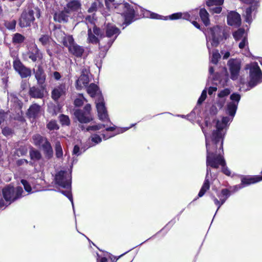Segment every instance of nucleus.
<instances>
[{
	"label": "nucleus",
	"instance_id": "nucleus-1",
	"mask_svg": "<svg viewBox=\"0 0 262 262\" xmlns=\"http://www.w3.org/2000/svg\"><path fill=\"white\" fill-rule=\"evenodd\" d=\"M230 99L231 102L228 103L226 109V113L229 117H223L221 120H214L213 122L215 125L211 133L210 130L212 129V125L210 121L206 119L204 125L200 124L205 138L207 174L204 184L199 192V197L203 196L210 188L209 174L211 173V169L209 167L217 168L221 165L224 174L228 176L231 174L230 170L225 165V161L222 155L223 142L228 126L235 115L241 95L237 93H233L230 96Z\"/></svg>",
	"mask_w": 262,
	"mask_h": 262
},
{
	"label": "nucleus",
	"instance_id": "nucleus-2",
	"mask_svg": "<svg viewBox=\"0 0 262 262\" xmlns=\"http://www.w3.org/2000/svg\"><path fill=\"white\" fill-rule=\"evenodd\" d=\"M95 103L99 119L102 121L107 122L106 124H98L90 125L86 128L87 131L90 132H97L103 129L102 131L101 135L103 136V138L104 140H106L118 134L122 133L126 131L135 125V124H133L128 127L117 129L116 126L113 125L109 120L107 112L105 106L104 99L101 95H98V98L96 100Z\"/></svg>",
	"mask_w": 262,
	"mask_h": 262
},
{
	"label": "nucleus",
	"instance_id": "nucleus-3",
	"mask_svg": "<svg viewBox=\"0 0 262 262\" xmlns=\"http://www.w3.org/2000/svg\"><path fill=\"white\" fill-rule=\"evenodd\" d=\"M205 34L207 41V47L210 54L211 48L217 46L224 35L223 28L219 26L210 28L205 31Z\"/></svg>",
	"mask_w": 262,
	"mask_h": 262
},
{
	"label": "nucleus",
	"instance_id": "nucleus-4",
	"mask_svg": "<svg viewBox=\"0 0 262 262\" xmlns=\"http://www.w3.org/2000/svg\"><path fill=\"white\" fill-rule=\"evenodd\" d=\"M116 13L121 14L123 17L126 26L130 24L134 20L136 14H138V10L136 7L135 9L133 6L127 3H120L115 6Z\"/></svg>",
	"mask_w": 262,
	"mask_h": 262
},
{
	"label": "nucleus",
	"instance_id": "nucleus-5",
	"mask_svg": "<svg viewBox=\"0 0 262 262\" xmlns=\"http://www.w3.org/2000/svg\"><path fill=\"white\" fill-rule=\"evenodd\" d=\"M249 70L250 79L248 85L252 88L262 81V73L257 62H252L246 66Z\"/></svg>",
	"mask_w": 262,
	"mask_h": 262
},
{
	"label": "nucleus",
	"instance_id": "nucleus-6",
	"mask_svg": "<svg viewBox=\"0 0 262 262\" xmlns=\"http://www.w3.org/2000/svg\"><path fill=\"white\" fill-rule=\"evenodd\" d=\"M23 192L20 187H17L15 189L13 187L8 186L3 189V194L5 201L10 204L17 199L21 196Z\"/></svg>",
	"mask_w": 262,
	"mask_h": 262
},
{
	"label": "nucleus",
	"instance_id": "nucleus-7",
	"mask_svg": "<svg viewBox=\"0 0 262 262\" xmlns=\"http://www.w3.org/2000/svg\"><path fill=\"white\" fill-rule=\"evenodd\" d=\"M105 33V38H107L106 40L107 43L104 46L103 48L104 50L107 51L120 34V31L115 25L108 24L106 28Z\"/></svg>",
	"mask_w": 262,
	"mask_h": 262
},
{
	"label": "nucleus",
	"instance_id": "nucleus-8",
	"mask_svg": "<svg viewBox=\"0 0 262 262\" xmlns=\"http://www.w3.org/2000/svg\"><path fill=\"white\" fill-rule=\"evenodd\" d=\"M34 14L36 17H39L40 16L39 10L38 9H35L34 11L29 10L28 11L23 12L19 19V26L21 28L30 26L35 19Z\"/></svg>",
	"mask_w": 262,
	"mask_h": 262
},
{
	"label": "nucleus",
	"instance_id": "nucleus-9",
	"mask_svg": "<svg viewBox=\"0 0 262 262\" xmlns=\"http://www.w3.org/2000/svg\"><path fill=\"white\" fill-rule=\"evenodd\" d=\"M91 111V106L90 104H87L84 106L83 110H75L74 115L79 122L82 123H86L93 120Z\"/></svg>",
	"mask_w": 262,
	"mask_h": 262
},
{
	"label": "nucleus",
	"instance_id": "nucleus-10",
	"mask_svg": "<svg viewBox=\"0 0 262 262\" xmlns=\"http://www.w3.org/2000/svg\"><path fill=\"white\" fill-rule=\"evenodd\" d=\"M55 180L59 186L67 189L71 188V175L70 172L64 171H59L55 175Z\"/></svg>",
	"mask_w": 262,
	"mask_h": 262
},
{
	"label": "nucleus",
	"instance_id": "nucleus-11",
	"mask_svg": "<svg viewBox=\"0 0 262 262\" xmlns=\"http://www.w3.org/2000/svg\"><path fill=\"white\" fill-rule=\"evenodd\" d=\"M143 12V15L144 17H149L151 18L157 19H163V20H177L181 19V12H178L173 13L171 15L167 16H163L159 15L157 13L151 12L147 10H142Z\"/></svg>",
	"mask_w": 262,
	"mask_h": 262
},
{
	"label": "nucleus",
	"instance_id": "nucleus-12",
	"mask_svg": "<svg viewBox=\"0 0 262 262\" xmlns=\"http://www.w3.org/2000/svg\"><path fill=\"white\" fill-rule=\"evenodd\" d=\"M69 86L65 82H62L56 85L51 93L52 98L57 101L58 99L66 95Z\"/></svg>",
	"mask_w": 262,
	"mask_h": 262
},
{
	"label": "nucleus",
	"instance_id": "nucleus-13",
	"mask_svg": "<svg viewBox=\"0 0 262 262\" xmlns=\"http://www.w3.org/2000/svg\"><path fill=\"white\" fill-rule=\"evenodd\" d=\"M24 57L26 59L29 58L32 61L35 62L38 59L42 58V54L37 46L34 45L29 49L27 52L24 54Z\"/></svg>",
	"mask_w": 262,
	"mask_h": 262
},
{
	"label": "nucleus",
	"instance_id": "nucleus-14",
	"mask_svg": "<svg viewBox=\"0 0 262 262\" xmlns=\"http://www.w3.org/2000/svg\"><path fill=\"white\" fill-rule=\"evenodd\" d=\"M230 195V191L227 189H223L221 190L220 193H217V196L220 199V200H218V199L214 196H212V200L214 202L215 205L217 206L216 212L220 209L221 206L226 202Z\"/></svg>",
	"mask_w": 262,
	"mask_h": 262
},
{
	"label": "nucleus",
	"instance_id": "nucleus-15",
	"mask_svg": "<svg viewBox=\"0 0 262 262\" xmlns=\"http://www.w3.org/2000/svg\"><path fill=\"white\" fill-rule=\"evenodd\" d=\"M13 67L22 78H26L31 75V70L25 67L19 60H14Z\"/></svg>",
	"mask_w": 262,
	"mask_h": 262
},
{
	"label": "nucleus",
	"instance_id": "nucleus-16",
	"mask_svg": "<svg viewBox=\"0 0 262 262\" xmlns=\"http://www.w3.org/2000/svg\"><path fill=\"white\" fill-rule=\"evenodd\" d=\"M227 23L229 26L237 27L241 24L239 14L233 11H230L227 15Z\"/></svg>",
	"mask_w": 262,
	"mask_h": 262
},
{
	"label": "nucleus",
	"instance_id": "nucleus-17",
	"mask_svg": "<svg viewBox=\"0 0 262 262\" xmlns=\"http://www.w3.org/2000/svg\"><path fill=\"white\" fill-rule=\"evenodd\" d=\"M258 6V4H254L251 5L246 9L245 12L243 14V16L246 23L250 24L252 21L253 18L255 17Z\"/></svg>",
	"mask_w": 262,
	"mask_h": 262
},
{
	"label": "nucleus",
	"instance_id": "nucleus-18",
	"mask_svg": "<svg viewBox=\"0 0 262 262\" xmlns=\"http://www.w3.org/2000/svg\"><path fill=\"white\" fill-rule=\"evenodd\" d=\"M228 64L231 72V78L233 80L237 79L240 70V65L238 62L234 59H230Z\"/></svg>",
	"mask_w": 262,
	"mask_h": 262
},
{
	"label": "nucleus",
	"instance_id": "nucleus-19",
	"mask_svg": "<svg viewBox=\"0 0 262 262\" xmlns=\"http://www.w3.org/2000/svg\"><path fill=\"white\" fill-rule=\"evenodd\" d=\"M90 81L88 72L85 71H82L81 75L76 81V89L81 90L83 88L86 86Z\"/></svg>",
	"mask_w": 262,
	"mask_h": 262
},
{
	"label": "nucleus",
	"instance_id": "nucleus-20",
	"mask_svg": "<svg viewBox=\"0 0 262 262\" xmlns=\"http://www.w3.org/2000/svg\"><path fill=\"white\" fill-rule=\"evenodd\" d=\"M40 112V106L36 103L32 104L27 112V116L30 118L35 119L37 117Z\"/></svg>",
	"mask_w": 262,
	"mask_h": 262
},
{
	"label": "nucleus",
	"instance_id": "nucleus-21",
	"mask_svg": "<svg viewBox=\"0 0 262 262\" xmlns=\"http://www.w3.org/2000/svg\"><path fill=\"white\" fill-rule=\"evenodd\" d=\"M68 50L71 54L77 57H81L84 51V48L76 43L70 46Z\"/></svg>",
	"mask_w": 262,
	"mask_h": 262
},
{
	"label": "nucleus",
	"instance_id": "nucleus-22",
	"mask_svg": "<svg viewBox=\"0 0 262 262\" xmlns=\"http://www.w3.org/2000/svg\"><path fill=\"white\" fill-rule=\"evenodd\" d=\"M262 180V176H255L252 177H244L241 179L242 184L244 187L255 183L258 182Z\"/></svg>",
	"mask_w": 262,
	"mask_h": 262
},
{
	"label": "nucleus",
	"instance_id": "nucleus-23",
	"mask_svg": "<svg viewBox=\"0 0 262 262\" xmlns=\"http://www.w3.org/2000/svg\"><path fill=\"white\" fill-rule=\"evenodd\" d=\"M30 95L35 98H42L44 96L43 89L33 86L30 89Z\"/></svg>",
	"mask_w": 262,
	"mask_h": 262
},
{
	"label": "nucleus",
	"instance_id": "nucleus-24",
	"mask_svg": "<svg viewBox=\"0 0 262 262\" xmlns=\"http://www.w3.org/2000/svg\"><path fill=\"white\" fill-rule=\"evenodd\" d=\"M35 78L39 84H42L46 79V74L41 66H38L35 72Z\"/></svg>",
	"mask_w": 262,
	"mask_h": 262
},
{
	"label": "nucleus",
	"instance_id": "nucleus-25",
	"mask_svg": "<svg viewBox=\"0 0 262 262\" xmlns=\"http://www.w3.org/2000/svg\"><path fill=\"white\" fill-rule=\"evenodd\" d=\"M88 42L89 43H91L93 44L99 43L100 49H102V45L99 42L100 40L99 38L98 37H96V35L92 32V31L91 28L88 29Z\"/></svg>",
	"mask_w": 262,
	"mask_h": 262
},
{
	"label": "nucleus",
	"instance_id": "nucleus-26",
	"mask_svg": "<svg viewBox=\"0 0 262 262\" xmlns=\"http://www.w3.org/2000/svg\"><path fill=\"white\" fill-rule=\"evenodd\" d=\"M200 16L204 24L207 26L210 24V20L209 18V13L205 9H201L200 10Z\"/></svg>",
	"mask_w": 262,
	"mask_h": 262
},
{
	"label": "nucleus",
	"instance_id": "nucleus-27",
	"mask_svg": "<svg viewBox=\"0 0 262 262\" xmlns=\"http://www.w3.org/2000/svg\"><path fill=\"white\" fill-rule=\"evenodd\" d=\"M45 154L49 157H51L53 154V150L51 145L49 142L46 140V141L40 146Z\"/></svg>",
	"mask_w": 262,
	"mask_h": 262
},
{
	"label": "nucleus",
	"instance_id": "nucleus-28",
	"mask_svg": "<svg viewBox=\"0 0 262 262\" xmlns=\"http://www.w3.org/2000/svg\"><path fill=\"white\" fill-rule=\"evenodd\" d=\"M29 155L31 160L32 161V162L34 163L38 160H39L41 158V155L40 152L35 149L33 148H31L29 151Z\"/></svg>",
	"mask_w": 262,
	"mask_h": 262
},
{
	"label": "nucleus",
	"instance_id": "nucleus-29",
	"mask_svg": "<svg viewBox=\"0 0 262 262\" xmlns=\"http://www.w3.org/2000/svg\"><path fill=\"white\" fill-rule=\"evenodd\" d=\"M61 42H62L64 46L67 47L68 50L70 46H72L75 43L73 36L70 35H66Z\"/></svg>",
	"mask_w": 262,
	"mask_h": 262
},
{
	"label": "nucleus",
	"instance_id": "nucleus-30",
	"mask_svg": "<svg viewBox=\"0 0 262 262\" xmlns=\"http://www.w3.org/2000/svg\"><path fill=\"white\" fill-rule=\"evenodd\" d=\"M87 92L92 97H93L99 94V91L96 84L91 83L87 88Z\"/></svg>",
	"mask_w": 262,
	"mask_h": 262
},
{
	"label": "nucleus",
	"instance_id": "nucleus-31",
	"mask_svg": "<svg viewBox=\"0 0 262 262\" xmlns=\"http://www.w3.org/2000/svg\"><path fill=\"white\" fill-rule=\"evenodd\" d=\"M38 40L42 46L47 47L51 42V38L47 34H42L39 37Z\"/></svg>",
	"mask_w": 262,
	"mask_h": 262
},
{
	"label": "nucleus",
	"instance_id": "nucleus-32",
	"mask_svg": "<svg viewBox=\"0 0 262 262\" xmlns=\"http://www.w3.org/2000/svg\"><path fill=\"white\" fill-rule=\"evenodd\" d=\"M32 139L33 141V143L35 145L40 146L47 139L37 134L33 136Z\"/></svg>",
	"mask_w": 262,
	"mask_h": 262
},
{
	"label": "nucleus",
	"instance_id": "nucleus-33",
	"mask_svg": "<svg viewBox=\"0 0 262 262\" xmlns=\"http://www.w3.org/2000/svg\"><path fill=\"white\" fill-rule=\"evenodd\" d=\"M233 36L236 40H238L246 37V33L244 29H239L237 31L233 33Z\"/></svg>",
	"mask_w": 262,
	"mask_h": 262
},
{
	"label": "nucleus",
	"instance_id": "nucleus-34",
	"mask_svg": "<svg viewBox=\"0 0 262 262\" xmlns=\"http://www.w3.org/2000/svg\"><path fill=\"white\" fill-rule=\"evenodd\" d=\"M61 106L59 104H52L48 107V111L50 113L53 115H56L60 112Z\"/></svg>",
	"mask_w": 262,
	"mask_h": 262
},
{
	"label": "nucleus",
	"instance_id": "nucleus-35",
	"mask_svg": "<svg viewBox=\"0 0 262 262\" xmlns=\"http://www.w3.org/2000/svg\"><path fill=\"white\" fill-rule=\"evenodd\" d=\"M80 7V4L78 1H73L68 3L67 7L72 11L78 10Z\"/></svg>",
	"mask_w": 262,
	"mask_h": 262
},
{
	"label": "nucleus",
	"instance_id": "nucleus-36",
	"mask_svg": "<svg viewBox=\"0 0 262 262\" xmlns=\"http://www.w3.org/2000/svg\"><path fill=\"white\" fill-rule=\"evenodd\" d=\"M221 56L217 50H213L212 51V55L211 57L210 61L211 63L216 64H217L219 59L220 58Z\"/></svg>",
	"mask_w": 262,
	"mask_h": 262
},
{
	"label": "nucleus",
	"instance_id": "nucleus-37",
	"mask_svg": "<svg viewBox=\"0 0 262 262\" xmlns=\"http://www.w3.org/2000/svg\"><path fill=\"white\" fill-rule=\"evenodd\" d=\"M224 0H207L206 5L209 7L215 6H221L223 5Z\"/></svg>",
	"mask_w": 262,
	"mask_h": 262
},
{
	"label": "nucleus",
	"instance_id": "nucleus-38",
	"mask_svg": "<svg viewBox=\"0 0 262 262\" xmlns=\"http://www.w3.org/2000/svg\"><path fill=\"white\" fill-rule=\"evenodd\" d=\"M95 35H97L100 39L105 38V35L102 31L96 26H94L92 32Z\"/></svg>",
	"mask_w": 262,
	"mask_h": 262
},
{
	"label": "nucleus",
	"instance_id": "nucleus-39",
	"mask_svg": "<svg viewBox=\"0 0 262 262\" xmlns=\"http://www.w3.org/2000/svg\"><path fill=\"white\" fill-rule=\"evenodd\" d=\"M56 156L58 158H61L63 156V151L61 144L59 142H57L55 144Z\"/></svg>",
	"mask_w": 262,
	"mask_h": 262
},
{
	"label": "nucleus",
	"instance_id": "nucleus-40",
	"mask_svg": "<svg viewBox=\"0 0 262 262\" xmlns=\"http://www.w3.org/2000/svg\"><path fill=\"white\" fill-rule=\"evenodd\" d=\"M25 40V37L19 33H16L13 37V42L15 43H22Z\"/></svg>",
	"mask_w": 262,
	"mask_h": 262
},
{
	"label": "nucleus",
	"instance_id": "nucleus-41",
	"mask_svg": "<svg viewBox=\"0 0 262 262\" xmlns=\"http://www.w3.org/2000/svg\"><path fill=\"white\" fill-rule=\"evenodd\" d=\"M59 120L62 125H69L70 120L69 117L65 115L62 114L59 116Z\"/></svg>",
	"mask_w": 262,
	"mask_h": 262
},
{
	"label": "nucleus",
	"instance_id": "nucleus-42",
	"mask_svg": "<svg viewBox=\"0 0 262 262\" xmlns=\"http://www.w3.org/2000/svg\"><path fill=\"white\" fill-rule=\"evenodd\" d=\"M84 101H86V99L84 98L82 94H79L78 97L75 99L74 101V104L76 106H80L83 104Z\"/></svg>",
	"mask_w": 262,
	"mask_h": 262
},
{
	"label": "nucleus",
	"instance_id": "nucleus-43",
	"mask_svg": "<svg viewBox=\"0 0 262 262\" xmlns=\"http://www.w3.org/2000/svg\"><path fill=\"white\" fill-rule=\"evenodd\" d=\"M54 34L57 40L60 42L63 40V38L66 35L64 32L60 29L56 30L55 31Z\"/></svg>",
	"mask_w": 262,
	"mask_h": 262
},
{
	"label": "nucleus",
	"instance_id": "nucleus-44",
	"mask_svg": "<svg viewBox=\"0 0 262 262\" xmlns=\"http://www.w3.org/2000/svg\"><path fill=\"white\" fill-rule=\"evenodd\" d=\"M91 141L92 142L94 143L91 146H94L96 144H97L99 143H100L102 141V139L100 137V136L97 135V134H92L91 137Z\"/></svg>",
	"mask_w": 262,
	"mask_h": 262
},
{
	"label": "nucleus",
	"instance_id": "nucleus-45",
	"mask_svg": "<svg viewBox=\"0 0 262 262\" xmlns=\"http://www.w3.org/2000/svg\"><path fill=\"white\" fill-rule=\"evenodd\" d=\"M54 18L56 21H58L59 22L67 21V17L62 12L59 13L58 14L56 13Z\"/></svg>",
	"mask_w": 262,
	"mask_h": 262
},
{
	"label": "nucleus",
	"instance_id": "nucleus-46",
	"mask_svg": "<svg viewBox=\"0 0 262 262\" xmlns=\"http://www.w3.org/2000/svg\"><path fill=\"white\" fill-rule=\"evenodd\" d=\"M27 153V148L25 146H21L15 150V154L18 157L25 155Z\"/></svg>",
	"mask_w": 262,
	"mask_h": 262
},
{
	"label": "nucleus",
	"instance_id": "nucleus-47",
	"mask_svg": "<svg viewBox=\"0 0 262 262\" xmlns=\"http://www.w3.org/2000/svg\"><path fill=\"white\" fill-rule=\"evenodd\" d=\"M193 11H190L189 12H181V19L190 20L193 18Z\"/></svg>",
	"mask_w": 262,
	"mask_h": 262
},
{
	"label": "nucleus",
	"instance_id": "nucleus-48",
	"mask_svg": "<svg viewBox=\"0 0 262 262\" xmlns=\"http://www.w3.org/2000/svg\"><path fill=\"white\" fill-rule=\"evenodd\" d=\"M47 127L50 130H57L59 128L58 125L55 120L50 121L47 124Z\"/></svg>",
	"mask_w": 262,
	"mask_h": 262
},
{
	"label": "nucleus",
	"instance_id": "nucleus-49",
	"mask_svg": "<svg viewBox=\"0 0 262 262\" xmlns=\"http://www.w3.org/2000/svg\"><path fill=\"white\" fill-rule=\"evenodd\" d=\"M21 183L23 185L24 188L27 192L29 193L34 192L33 191H32L31 187L26 180H21Z\"/></svg>",
	"mask_w": 262,
	"mask_h": 262
},
{
	"label": "nucleus",
	"instance_id": "nucleus-50",
	"mask_svg": "<svg viewBox=\"0 0 262 262\" xmlns=\"http://www.w3.org/2000/svg\"><path fill=\"white\" fill-rule=\"evenodd\" d=\"M60 192H61L70 200V201L71 202L73 208L74 209V203L71 190H68L67 191H60Z\"/></svg>",
	"mask_w": 262,
	"mask_h": 262
},
{
	"label": "nucleus",
	"instance_id": "nucleus-51",
	"mask_svg": "<svg viewBox=\"0 0 262 262\" xmlns=\"http://www.w3.org/2000/svg\"><path fill=\"white\" fill-rule=\"evenodd\" d=\"M6 27L9 30H13L15 28L16 21L12 20L9 21H6L5 24Z\"/></svg>",
	"mask_w": 262,
	"mask_h": 262
},
{
	"label": "nucleus",
	"instance_id": "nucleus-52",
	"mask_svg": "<svg viewBox=\"0 0 262 262\" xmlns=\"http://www.w3.org/2000/svg\"><path fill=\"white\" fill-rule=\"evenodd\" d=\"M230 93V90L228 89H225L220 92L218 94L217 97L218 98H225V97L227 96Z\"/></svg>",
	"mask_w": 262,
	"mask_h": 262
},
{
	"label": "nucleus",
	"instance_id": "nucleus-53",
	"mask_svg": "<svg viewBox=\"0 0 262 262\" xmlns=\"http://www.w3.org/2000/svg\"><path fill=\"white\" fill-rule=\"evenodd\" d=\"M206 96L207 90L205 89L202 91L201 95L198 101V104H201L206 99Z\"/></svg>",
	"mask_w": 262,
	"mask_h": 262
},
{
	"label": "nucleus",
	"instance_id": "nucleus-54",
	"mask_svg": "<svg viewBox=\"0 0 262 262\" xmlns=\"http://www.w3.org/2000/svg\"><path fill=\"white\" fill-rule=\"evenodd\" d=\"M29 163L31 166H34V163L32 161L28 162V160L26 159H20L17 161V164L18 166L22 165L24 164H28Z\"/></svg>",
	"mask_w": 262,
	"mask_h": 262
},
{
	"label": "nucleus",
	"instance_id": "nucleus-55",
	"mask_svg": "<svg viewBox=\"0 0 262 262\" xmlns=\"http://www.w3.org/2000/svg\"><path fill=\"white\" fill-rule=\"evenodd\" d=\"M2 133L4 136L8 137L12 135V132L11 129L6 127L2 129Z\"/></svg>",
	"mask_w": 262,
	"mask_h": 262
},
{
	"label": "nucleus",
	"instance_id": "nucleus-56",
	"mask_svg": "<svg viewBox=\"0 0 262 262\" xmlns=\"http://www.w3.org/2000/svg\"><path fill=\"white\" fill-rule=\"evenodd\" d=\"M218 99H219L217 100L216 104L217 105L219 108L221 109L224 105L226 99L222 98H218Z\"/></svg>",
	"mask_w": 262,
	"mask_h": 262
},
{
	"label": "nucleus",
	"instance_id": "nucleus-57",
	"mask_svg": "<svg viewBox=\"0 0 262 262\" xmlns=\"http://www.w3.org/2000/svg\"><path fill=\"white\" fill-rule=\"evenodd\" d=\"M248 44V40L246 37L242 39L241 42L239 43V48L241 49H244Z\"/></svg>",
	"mask_w": 262,
	"mask_h": 262
},
{
	"label": "nucleus",
	"instance_id": "nucleus-58",
	"mask_svg": "<svg viewBox=\"0 0 262 262\" xmlns=\"http://www.w3.org/2000/svg\"><path fill=\"white\" fill-rule=\"evenodd\" d=\"M210 10L214 13H220L222 11V7L221 6H215L214 7H212L210 8Z\"/></svg>",
	"mask_w": 262,
	"mask_h": 262
},
{
	"label": "nucleus",
	"instance_id": "nucleus-59",
	"mask_svg": "<svg viewBox=\"0 0 262 262\" xmlns=\"http://www.w3.org/2000/svg\"><path fill=\"white\" fill-rule=\"evenodd\" d=\"M97 3L96 2L93 3L91 4L90 7L89 8L88 12L89 13H93V12L96 11L97 10Z\"/></svg>",
	"mask_w": 262,
	"mask_h": 262
},
{
	"label": "nucleus",
	"instance_id": "nucleus-60",
	"mask_svg": "<svg viewBox=\"0 0 262 262\" xmlns=\"http://www.w3.org/2000/svg\"><path fill=\"white\" fill-rule=\"evenodd\" d=\"M241 1L243 2V3H246V4H250L251 5H254V4H258V2H259V0H240Z\"/></svg>",
	"mask_w": 262,
	"mask_h": 262
},
{
	"label": "nucleus",
	"instance_id": "nucleus-61",
	"mask_svg": "<svg viewBox=\"0 0 262 262\" xmlns=\"http://www.w3.org/2000/svg\"><path fill=\"white\" fill-rule=\"evenodd\" d=\"M81 154L80 151V148L78 145H75L73 150V154L79 156Z\"/></svg>",
	"mask_w": 262,
	"mask_h": 262
},
{
	"label": "nucleus",
	"instance_id": "nucleus-62",
	"mask_svg": "<svg viewBox=\"0 0 262 262\" xmlns=\"http://www.w3.org/2000/svg\"><path fill=\"white\" fill-rule=\"evenodd\" d=\"M244 187V185H243V184H242V183L241 182V184H240L239 185H235L233 187V191L236 192Z\"/></svg>",
	"mask_w": 262,
	"mask_h": 262
},
{
	"label": "nucleus",
	"instance_id": "nucleus-63",
	"mask_svg": "<svg viewBox=\"0 0 262 262\" xmlns=\"http://www.w3.org/2000/svg\"><path fill=\"white\" fill-rule=\"evenodd\" d=\"M217 91V88L214 86H210L208 89V94L212 95Z\"/></svg>",
	"mask_w": 262,
	"mask_h": 262
},
{
	"label": "nucleus",
	"instance_id": "nucleus-64",
	"mask_svg": "<svg viewBox=\"0 0 262 262\" xmlns=\"http://www.w3.org/2000/svg\"><path fill=\"white\" fill-rule=\"evenodd\" d=\"M53 77L55 79L58 80L60 79V78H61V75L59 72H54L53 73Z\"/></svg>",
	"mask_w": 262,
	"mask_h": 262
}]
</instances>
